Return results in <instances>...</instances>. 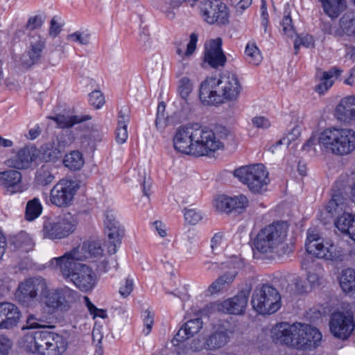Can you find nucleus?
Masks as SVG:
<instances>
[{
    "instance_id": "obj_1",
    "label": "nucleus",
    "mask_w": 355,
    "mask_h": 355,
    "mask_svg": "<svg viewBox=\"0 0 355 355\" xmlns=\"http://www.w3.org/2000/svg\"><path fill=\"white\" fill-rule=\"evenodd\" d=\"M230 136V131L224 126L216 127L212 130L196 124L179 127L173 142L174 148L181 153L212 156L224 148V143Z\"/></svg>"
},
{
    "instance_id": "obj_2",
    "label": "nucleus",
    "mask_w": 355,
    "mask_h": 355,
    "mask_svg": "<svg viewBox=\"0 0 355 355\" xmlns=\"http://www.w3.org/2000/svg\"><path fill=\"white\" fill-rule=\"evenodd\" d=\"M242 87L237 76L225 72L219 77H208L200 86L199 98L207 105H216L235 102Z\"/></svg>"
},
{
    "instance_id": "obj_3",
    "label": "nucleus",
    "mask_w": 355,
    "mask_h": 355,
    "mask_svg": "<svg viewBox=\"0 0 355 355\" xmlns=\"http://www.w3.org/2000/svg\"><path fill=\"white\" fill-rule=\"evenodd\" d=\"M289 224L277 220L261 227L254 241V248L268 258L280 257L291 252L287 244Z\"/></svg>"
},
{
    "instance_id": "obj_4",
    "label": "nucleus",
    "mask_w": 355,
    "mask_h": 355,
    "mask_svg": "<svg viewBox=\"0 0 355 355\" xmlns=\"http://www.w3.org/2000/svg\"><path fill=\"white\" fill-rule=\"evenodd\" d=\"M318 144L326 153L345 156L355 150V130L349 128L331 126L318 132Z\"/></svg>"
},
{
    "instance_id": "obj_5",
    "label": "nucleus",
    "mask_w": 355,
    "mask_h": 355,
    "mask_svg": "<svg viewBox=\"0 0 355 355\" xmlns=\"http://www.w3.org/2000/svg\"><path fill=\"white\" fill-rule=\"evenodd\" d=\"M306 252L320 259L342 261L345 256V249L332 239H324L315 230H309L305 242Z\"/></svg>"
},
{
    "instance_id": "obj_6",
    "label": "nucleus",
    "mask_w": 355,
    "mask_h": 355,
    "mask_svg": "<svg viewBox=\"0 0 355 355\" xmlns=\"http://www.w3.org/2000/svg\"><path fill=\"white\" fill-rule=\"evenodd\" d=\"M234 175L254 193L266 191L270 183L269 173L261 164L241 166L234 170Z\"/></svg>"
},
{
    "instance_id": "obj_7",
    "label": "nucleus",
    "mask_w": 355,
    "mask_h": 355,
    "mask_svg": "<svg viewBox=\"0 0 355 355\" xmlns=\"http://www.w3.org/2000/svg\"><path fill=\"white\" fill-rule=\"evenodd\" d=\"M58 289H51L46 284V289L42 291L40 301L35 306V314H31L27 318L28 328L43 327L40 322H44L49 315L58 311Z\"/></svg>"
},
{
    "instance_id": "obj_8",
    "label": "nucleus",
    "mask_w": 355,
    "mask_h": 355,
    "mask_svg": "<svg viewBox=\"0 0 355 355\" xmlns=\"http://www.w3.org/2000/svg\"><path fill=\"white\" fill-rule=\"evenodd\" d=\"M251 304L257 313L270 315L280 309L281 296L274 287L264 285L254 291Z\"/></svg>"
},
{
    "instance_id": "obj_9",
    "label": "nucleus",
    "mask_w": 355,
    "mask_h": 355,
    "mask_svg": "<svg viewBox=\"0 0 355 355\" xmlns=\"http://www.w3.org/2000/svg\"><path fill=\"white\" fill-rule=\"evenodd\" d=\"M198 7L205 22L219 26L229 24L230 10L224 2L220 0H202L199 2Z\"/></svg>"
},
{
    "instance_id": "obj_10",
    "label": "nucleus",
    "mask_w": 355,
    "mask_h": 355,
    "mask_svg": "<svg viewBox=\"0 0 355 355\" xmlns=\"http://www.w3.org/2000/svg\"><path fill=\"white\" fill-rule=\"evenodd\" d=\"M77 224L76 217L67 213L56 219L45 220L42 234L45 239H62L73 233Z\"/></svg>"
},
{
    "instance_id": "obj_11",
    "label": "nucleus",
    "mask_w": 355,
    "mask_h": 355,
    "mask_svg": "<svg viewBox=\"0 0 355 355\" xmlns=\"http://www.w3.org/2000/svg\"><path fill=\"white\" fill-rule=\"evenodd\" d=\"M83 257L79 250L73 248L62 256L51 259L49 261V267L67 281L83 263Z\"/></svg>"
},
{
    "instance_id": "obj_12",
    "label": "nucleus",
    "mask_w": 355,
    "mask_h": 355,
    "mask_svg": "<svg viewBox=\"0 0 355 355\" xmlns=\"http://www.w3.org/2000/svg\"><path fill=\"white\" fill-rule=\"evenodd\" d=\"M46 281L42 277L28 279L21 283L17 291V298L27 307L35 309L38 301L35 300L46 288Z\"/></svg>"
},
{
    "instance_id": "obj_13",
    "label": "nucleus",
    "mask_w": 355,
    "mask_h": 355,
    "mask_svg": "<svg viewBox=\"0 0 355 355\" xmlns=\"http://www.w3.org/2000/svg\"><path fill=\"white\" fill-rule=\"evenodd\" d=\"M293 347L295 349H310L318 345L322 340V334L315 327L301 322L293 323Z\"/></svg>"
},
{
    "instance_id": "obj_14",
    "label": "nucleus",
    "mask_w": 355,
    "mask_h": 355,
    "mask_svg": "<svg viewBox=\"0 0 355 355\" xmlns=\"http://www.w3.org/2000/svg\"><path fill=\"white\" fill-rule=\"evenodd\" d=\"M329 329L332 335L340 340L347 339L355 328L353 313L349 311H337L331 313Z\"/></svg>"
},
{
    "instance_id": "obj_15",
    "label": "nucleus",
    "mask_w": 355,
    "mask_h": 355,
    "mask_svg": "<svg viewBox=\"0 0 355 355\" xmlns=\"http://www.w3.org/2000/svg\"><path fill=\"white\" fill-rule=\"evenodd\" d=\"M77 185L70 179L60 180L51 189L49 193L50 202L58 207H67L71 205Z\"/></svg>"
},
{
    "instance_id": "obj_16",
    "label": "nucleus",
    "mask_w": 355,
    "mask_h": 355,
    "mask_svg": "<svg viewBox=\"0 0 355 355\" xmlns=\"http://www.w3.org/2000/svg\"><path fill=\"white\" fill-rule=\"evenodd\" d=\"M49 331H35L28 333L21 340V346L27 351L37 355H48Z\"/></svg>"
},
{
    "instance_id": "obj_17",
    "label": "nucleus",
    "mask_w": 355,
    "mask_h": 355,
    "mask_svg": "<svg viewBox=\"0 0 355 355\" xmlns=\"http://www.w3.org/2000/svg\"><path fill=\"white\" fill-rule=\"evenodd\" d=\"M307 270L306 281L297 279L295 282L297 292L300 294L308 293L320 286L324 275V269L319 263H312Z\"/></svg>"
},
{
    "instance_id": "obj_18",
    "label": "nucleus",
    "mask_w": 355,
    "mask_h": 355,
    "mask_svg": "<svg viewBox=\"0 0 355 355\" xmlns=\"http://www.w3.org/2000/svg\"><path fill=\"white\" fill-rule=\"evenodd\" d=\"M22 174L17 170L9 169L0 172V187L7 195L21 193L28 189L22 182Z\"/></svg>"
},
{
    "instance_id": "obj_19",
    "label": "nucleus",
    "mask_w": 355,
    "mask_h": 355,
    "mask_svg": "<svg viewBox=\"0 0 355 355\" xmlns=\"http://www.w3.org/2000/svg\"><path fill=\"white\" fill-rule=\"evenodd\" d=\"M67 282H71L80 291L88 292L95 287L97 279L92 268L83 263Z\"/></svg>"
},
{
    "instance_id": "obj_20",
    "label": "nucleus",
    "mask_w": 355,
    "mask_h": 355,
    "mask_svg": "<svg viewBox=\"0 0 355 355\" xmlns=\"http://www.w3.org/2000/svg\"><path fill=\"white\" fill-rule=\"evenodd\" d=\"M247 304L248 297L241 293L223 302H215L211 304V306L214 311L218 312L239 315L244 312Z\"/></svg>"
},
{
    "instance_id": "obj_21",
    "label": "nucleus",
    "mask_w": 355,
    "mask_h": 355,
    "mask_svg": "<svg viewBox=\"0 0 355 355\" xmlns=\"http://www.w3.org/2000/svg\"><path fill=\"white\" fill-rule=\"evenodd\" d=\"M334 116L341 123L355 122V94L341 98L334 109Z\"/></svg>"
},
{
    "instance_id": "obj_22",
    "label": "nucleus",
    "mask_w": 355,
    "mask_h": 355,
    "mask_svg": "<svg viewBox=\"0 0 355 355\" xmlns=\"http://www.w3.org/2000/svg\"><path fill=\"white\" fill-rule=\"evenodd\" d=\"M221 46L222 40L219 37L211 40L205 44L204 60L212 67L223 66L226 62Z\"/></svg>"
},
{
    "instance_id": "obj_23",
    "label": "nucleus",
    "mask_w": 355,
    "mask_h": 355,
    "mask_svg": "<svg viewBox=\"0 0 355 355\" xmlns=\"http://www.w3.org/2000/svg\"><path fill=\"white\" fill-rule=\"evenodd\" d=\"M293 331H295L293 324L279 322L271 329L270 337L272 341L277 344L293 347Z\"/></svg>"
},
{
    "instance_id": "obj_24",
    "label": "nucleus",
    "mask_w": 355,
    "mask_h": 355,
    "mask_svg": "<svg viewBox=\"0 0 355 355\" xmlns=\"http://www.w3.org/2000/svg\"><path fill=\"white\" fill-rule=\"evenodd\" d=\"M202 320L199 318L187 321L174 336L171 340L173 345L180 346L185 340L197 334L202 328Z\"/></svg>"
},
{
    "instance_id": "obj_25",
    "label": "nucleus",
    "mask_w": 355,
    "mask_h": 355,
    "mask_svg": "<svg viewBox=\"0 0 355 355\" xmlns=\"http://www.w3.org/2000/svg\"><path fill=\"white\" fill-rule=\"evenodd\" d=\"M21 316L17 306L10 302L0 303V329H8L17 325Z\"/></svg>"
},
{
    "instance_id": "obj_26",
    "label": "nucleus",
    "mask_w": 355,
    "mask_h": 355,
    "mask_svg": "<svg viewBox=\"0 0 355 355\" xmlns=\"http://www.w3.org/2000/svg\"><path fill=\"white\" fill-rule=\"evenodd\" d=\"M339 182L336 184L331 198L326 205V210L332 216H338L349 210L348 200L343 192L338 189Z\"/></svg>"
},
{
    "instance_id": "obj_27",
    "label": "nucleus",
    "mask_w": 355,
    "mask_h": 355,
    "mask_svg": "<svg viewBox=\"0 0 355 355\" xmlns=\"http://www.w3.org/2000/svg\"><path fill=\"white\" fill-rule=\"evenodd\" d=\"M44 47V41L40 37H33L27 54L22 55L21 63L25 68L35 64L40 58Z\"/></svg>"
},
{
    "instance_id": "obj_28",
    "label": "nucleus",
    "mask_w": 355,
    "mask_h": 355,
    "mask_svg": "<svg viewBox=\"0 0 355 355\" xmlns=\"http://www.w3.org/2000/svg\"><path fill=\"white\" fill-rule=\"evenodd\" d=\"M33 150L30 148H24L12 157L6 161V164L11 168L17 169L28 168L34 160Z\"/></svg>"
},
{
    "instance_id": "obj_29",
    "label": "nucleus",
    "mask_w": 355,
    "mask_h": 355,
    "mask_svg": "<svg viewBox=\"0 0 355 355\" xmlns=\"http://www.w3.org/2000/svg\"><path fill=\"white\" fill-rule=\"evenodd\" d=\"M230 340V332L227 330H219L211 334L205 342V347L209 350H216L223 347Z\"/></svg>"
},
{
    "instance_id": "obj_30",
    "label": "nucleus",
    "mask_w": 355,
    "mask_h": 355,
    "mask_svg": "<svg viewBox=\"0 0 355 355\" xmlns=\"http://www.w3.org/2000/svg\"><path fill=\"white\" fill-rule=\"evenodd\" d=\"M75 249L78 250L80 254L83 256V261L87 259H93L95 261L103 255V249L101 245L93 241H87Z\"/></svg>"
},
{
    "instance_id": "obj_31",
    "label": "nucleus",
    "mask_w": 355,
    "mask_h": 355,
    "mask_svg": "<svg viewBox=\"0 0 355 355\" xmlns=\"http://www.w3.org/2000/svg\"><path fill=\"white\" fill-rule=\"evenodd\" d=\"M68 342L62 335L50 331L48 355H61L67 349Z\"/></svg>"
},
{
    "instance_id": "obj_32",
    "label": "nucleus",
    "mask_w": 355,
    "mask_h": 355,
    "mask_svg": "<svg viewBox=\"0 0 355 355\" xmlns=\"http://www.w3.org/2000/svg\"><path fill=\"white\" fill-rule=\"evenodd\" d=\"M336 227L349 238L352 234V230L355 225V214L349 211L337 216L334 222Z\"/></svg>"
},
{
    "instance_id": "obj_33",
    "label": "nucleus",
    "mask_w": 355,
    "mask_h": 355,
    "mask_svg": "<svg viewBox=\"0 0 355 355\" xmlns=\"http://www.w3.org/2000/svg\"><path fill=\"white\" fill-rule=\"evenodd\" d=\"M339 284L345 293L355 297V270L350 268L343 270L339 277Z\"/></svg>"
},
{
    "instance_id": "obj_34",
    "label": "nucleus",
    "mask_w": 355,
    "mask_h": 355,
    "mask_svg": "<svg viewBox=\"0 0 355 355\" xmlns=\"http://www.w3.org/2000/svg\"><path fill=\"white\" fill-rule=\"evenodd\" d=\"M58 311H69L76 300L77 293L68 287L58 289Z\"/></svg>"
},
{
    "instance_id": "obj_35",
    "label": "nucleus",
    "mask_w": 355,
    "mask_h": 355,
    "mask_svg": "<svg viewBox=\"0 0 355 355\" xmlns=\"http://www.w3.org/2000/svg\"><path fill=\"white\" fill-rule=\"evenodd\" d=\"M128 122V110L126 108L121 110L119 113L118 124L116 130V141L119 144H124L128 137V132L127 130Z\"/></svg>"
},
{
    "instance_id": "obj_36",
    "label": "nucleus",
    "mask_w": 355,
    "mask_h": 355,
    "mask_svg": "<svg viewBox=\"0 0 355 355\" xmlns=\"http://www.w3.org/2000/svg\"><path fill=\"white\" fill-rule=\"evenodd\" d=\"M324 13L331 19H336L346 7L345 0H318Z\"/></svg>"
},
{
    "instance_id": "obj_37",
    "label": "nucleus",
    "mask_w": 355,
    "mask_h": 355,
    "mask_svg": "<svg viewBox=\"0 0 355 355\" xmlns=\"http://www.w3.org/2000/svg\"><path fill=\"white\" fill-rule=\"evenodd\" d=\"M49 119L56 122L60 128H67L75 124L89 120L91 117L89 115H64L59 114L55 116H49Z\"/></svg>"
},
{
    "instance_id": "obj_38",
    "label": "nucleus",
    "mask_w": 355,
    "mask_h": 355,
    "mask_svg": "<svg viewBox=\"0 0 355 355\" xmlns=\"http://www.w3.org/2000/svg\"><path fill=\"white\" fill-rule=\"evenodd\" d=\"M107 234V251L110 254H115L121 243L123 231L121 227L105 229Z\"/></svg>"
},
{
    "instance_id": "obj_39",
    "label": "nucleus",
    "mask_w": 355,
    "mask_h": 355,
    "mask_svg": "<svg viewBox=\"0 0 355 355\" xmlns=\"http://www.w3.org/2000/svg\"><path fill=\"white\" fill-rule=\"evenodd\" d=\"M193 85L191 80L187 77L182 78L179 81L178 93L182 98L180 103L182 110L189 109V96L193 91Z\"/></svg>"
},
{
    "instance_id": "obj_40",
    "label": "nucleus",
    "mask_w": 355,
    "mask_h": 355,
    "mask_svg": "<svg viewBox=\"0 0 355 355\" xmlns=\"http://www.w3.org/2000/svg\"><path fill=\"white\" fill-rule=\"evenodd\" d=\"M63 164L71 171H78L83 167L85 159L82 153L78 150H72L64 155Z\"/></svg>"
},
{
    "instance_id": "obj_41",
    "label": "nucleus",
    "mask_w": 355,
    "mask_h": 355,
    "mask_svg": "<svg viewBox=\"0 0 355 355\" xmlns=\"http://www.w3.org/2000/svg\"><path fill=\"white\" fill-rule=\"evenodd\" d=\"M244 59L250 64L258 66L263 60V55L254 42H248L244 51Z\"/></svg>"
},
{
    "instance_id": "obj_42",
    "label": "nucleus",
    "mask_w": 355,
    "mask_h": 355,
    "mask_svg": "<svg viewBox=\"0 0 355 355\" xmlns=\"http://www.w3.org/2000/svg\"><path fill=\"white\" fill-rule=\"evenodd\" d=\"M53 166L47 163L42 166L36 172L35 181L41 186H46L51 184L55 179L53 173Z\"/></svg>"
},
{
    "instance_id": "obj_43",
    "label": "nucleus",
    "mask_w": 355,
    "mask_h": 355,
    "mask_svg": "<svg viewBox=\"0 0 355 355\" xmlns=\"http://www.w3.org/2000/svg\"><path fill=\"white\" fill-rule=\"evenodd\" d=\"M234 273H227L218 277L207 288L209 295H215L225 290L234 279Z\"/></svg>"
},
{
    "instance_id": "obj_44",
    "label": "nucleus",
    "mask_w": 355,
    "mask_h": 355,
    "mask_svg": "<svg viewBox=\"0 0 355 355\" xmlns=\"http://www.w3.org/2000/svg\"><path fill=\"white\" fill-rule=\"evenodd\" d=\"M340 73L341 70L336 68L329 71H324L320 79V83L316 86V91L319 94H324L333 85V78L338 77Z\"/></svg>"
},
{
    "instance_id": "obj_45",
    "label": "nucleus",
    "mask_w": 355,
    "mask_h": 355,
    "mask_svg": "<svg viewBox=\"0 0 355 355\" xmlns=\"http://www.w3.org/2000/svg\"><path fill=\"white\" fill-rule=\"evenodd\" d=\"M103 133L98 129L92 130L80 138V145L85 149L92 150L103 140Z\"/></svg>"
},
{
    "instance_id": "obj_46",
    "label": "nucleus",
    "mask_w": 355,
    "mask_h": 355,
    "mask_svg": "<svg viewBox=\"0 0 355 355\" xmlns=\"http://www.w3.org/2000/svg\"><path fill=\"white\" fill-rule=\"evenodd\" d=\"M340 28L336 33L338 35L343 33L355 35V14L345 13L340 19Z\"/></svg>"
},
{
    "instance_id": "obj_47",
    "label": "nucleus",
    "mask_w": 355,
    "mask_h": 355,
    "mask_svg": "<svg viewBox=\"0 0 355 355\" xmlns=\"http://www.w3.org/2000/svg\"><path fill=\"white\" fill-rule=\"evenodd\" d=\"M301 130L302 128L300 125H295L294 126L291 130L289 132L288 135L282 139L279 140L277 142H276L275 144L272 145L270 147V150L272 153H276L278 152V148L280 146H284L285 148H287L290 143L292 141H295L301 135Z\"/></svg>"
},
{
    "instance_id": "obj_48",
    "label": "nucleus",
    "mask_w": 355,
    "mask_h": 355,
    "mask_svg": "<svg viewBox=\"0 0 355 355\" xmlns=\"http://www.w3.org/2000/svg\"><path fill=\"white\" fill-rule=\"evenodd\" d=\"M42 211V206L37 198L29 200L26 204L25 218L32 221L38 218Z\"/></svg>"
},
{
    "instance_id": "obj_49",
    "label": "nucleus",
    "mask_w": 355,
    "mask_h": 355,
    "mask_svg": "<svg viewBox=\"0 0 355 355\" xmlns=\"http://www.w3.org/2000/svg\"><path fill=\"white\" fill-rule=\"evenodd\" d=\"M198 40V35L194 33H191L189 36V41L187 44V49L184 51L180 47L177 48L176 53L178 55H180L182 60L189 58L196 49Z\"/></svg>"
},
{
    "instance_id": "obj_50",
    "label": "nucleus",
    "mask_w": 355,
    "mask_h": 355,
    "mask_svg": "<svg viewBox=\"0 0 355 355\" xmlns=\"http://www.w3.org/2000/svg\"><path fill=\"white\" fill-rule=\"evenodd\" d=\"M248 205L249 200L245 196L239 194L232 197L230 196V212L234 211L242 213Z\"/></svg>"
},
{
    "instance_id": "obj_51",
    "label": "nucleus",
    "mask_w": 355,
    "mask_h": 355,
    "mask_svg": "<svg viewBox=\"0 0 355 355\" xmlns=\"http://www.w3.org/2000/svg\"><path fill=\"white\" fill-rule=\"evenodd\" d=\"M15 244L22 251L28 252L33 248L34 242L31 236L26 232H21L17 236Z\"/></svg>"
},
{
    "instance_id": "obj_52",
    "label": "nucleus",
    "mask_w": 355,
    "mask_h": 355,
    "mask_svg": "<svg viewBox=\"0 0 355 355\" xmlns=\"http://www.w3.org/2000/svg\"><path fill=\"white\" fill-rule=\"evenodd\" d=\"M169 125L168 116L165 114V105L162 103L157 107V119L155 121V126L157 130L163 132Z\"/></svg>"
},
{
    "instance_id": "obj_53",
    "label": "nucleus",
    "mask_w": 355,
    "mask_h": 355,
    "mask_svg": "<svg viewBox=\"0 0 355 355\" xmlns=\"http://www.w3.org/2000/svg\"><path fill=\"white\" fill-rule=\"evenodd\" d=\"M215 209L220 212H230V196L226 195H218L214 200Z\"/></svg>"
},
{
    "instance_id": "obj_54",
    "label": "nucleus",
    "mask_w": 355,
    "mask_h": 355,
    "mask_svg": "<svg viewBox=\"0 0 355 355\" xmlns=\"http://www.w3.org/2000/svg\"><path fill=\"white\" fill-rule=\"evenodd\" d=\"M227 245V239L223 232L216 233L211 240V248L214 252L220 251Z\"/></svg>"
},
{
    "instance_id": "obj_55",
    "label": "nucleus",
    "mask_w": 355,
    "mask_h": 355,
    "mask_svg": "<svg viewBox=\"0 0 355 355\" xmlns=\"http://www.w3.org/2000/svg\"><path fill=\"white\" fill-rule=\"evenodd\" d=\"M89 102L94 108L100 109L105 104V101L103 94L98 90H95L89 94Z\"/></svg>"
},
{
    "instance_id": "obj_56",
    "label": "nucleus",
    "mask_w": 355,
    "mask_h": 355,
    "mask_svg": "<svg viewBox=\"0 0 355 355\" xmlns=\"http://www.w3.org/2000/svg\"><path fill=\"white\" fill-rule=\"evenodd\" d=\"M184 215L186 221L191 225H196L202 219L201 211L196 209H187Z\"/></svg>"
},
{
    "instance_id": "obj_57",
    "label": "nucleus",
    "mask_w": 355,
    "mask_h": 355,
    "mask_svg": "<svg viewBox=\"0 0 355 355\" xmlns=\"http://www.w3.org/2000/svg\"><path fill=\"white\" fill-rule=\"evenodd\" d=\"M67 40L71 42H76L81 45L89 43V35L85 32L76 31L67 36Z\"/></svg>"
},
{
    "instance_id": "obj_58",
    "label": "nucleus",
    "mask_w": 355,
    "mask_h": 355,
    "mask_svg": "<svg viewBox=\"0 0 355 355\" xmlns=\"http://www.w3.org/2000/svg\"><path fill=\"white\" fill-rule=\"evenodd\" d=\"M104 225L105 229L121 227L113 210H107L105 213Z\"/></svg>"
},
{
    "instance_id": "obj_59",
    "label": "nucleus",
    "mask_w": 355,
    "mask_h": 355,
    "mask_svg": "<svg viewBox=\"0 0 355 355\" xmlns=\"http://www.w3.org/2000/svg\"><path fill=\"white\" fill-rule=\"evenodd\" d=\"M252 124L259 129L266 130L271 126L270 119L264 116H256L252 119Z\"/></svg>"
},
{
    "instance_id": "obj_60",
    "label": "nucleus",
    "mask_w": 355,
    "mask_h": 355,
    "mask_svg": "<svg viewBox=\"0 0 355 355\" xmlns=\"http://www.w3.org/2000/svg\"><path fill=\"white\" fill-rule=\"evenodd\" d=\"M134 281L130 277H127L124 282H121L119 287V294L123 297H126L130 295L133 290Z\"/></svg>"
},
{
    "instance_id": "obj_61",
    "label": "nucleus",
    "mask_w": 355,
    "mask_h": 355,
    "mask_svg": "<svg viewBox=\"0 0 355 355\" xmlns=\"http://www.w3.org/2000/svg\"><path fill=\"white\" fill-rule=\"evenodd\" d=\"M63 25V21L61 17L55 16L51 21V26L49 30V34L51 37H55L61 31L62 26Z\"/></svg>"
},
{
    "instance_id": "obj_62",
    "label": "nucleus",
    "mask_w": 355,
    "mask_h": 355,
    "mask_svg": "<svg viewBox=\"0 0 355 355\" xmlns=\"http://www.w3.org/2000/svg\"><path fill=\"white\" fill-rule=\"evenodd\" d=\"M144 317L143 333L147 336L152 331L153 324L154 323V314L146 310L144 311Z\"/></svg>"
},
{
    "instance_id": "obj_63",
    "label": "nucleus",
    "mask_w": 355,
    "mask_h": 355,
    "mask_svg": "<svg viewBox=\"0 0 355 355\" xmlns=\"http://www.w3.org/2000/svg\"><path fill=\"white\" fill-rule=\"evenodd\" d=\"M282 26L284 34L291 37L295 34V30L292 24V19L289 15H285L283 17Z\"/></svg>"
},
{
    "instance_id": "obj_64",
    "label": "nucleus",
    "mask_w": 355,
    "mask_h": 355,
    "mask_svg": "<svg viewBox=\"0 0 355 355\" xmlns=\"http://www.w3.org/2000/svg\"><path fill=\"white\" fill-rule=\"evenodd\" d=\"M11 347V341L6 336L0 335V355H8Z\"/></svg>"
}]
</instances>
